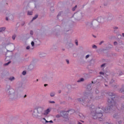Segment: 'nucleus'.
Here are the masks:
<instances>
[{
  "instance_id": "nucleus-10",
  "label": "nucleus",
  "mask_w": 124,
  "mask_h": 124,
  "mask_svg": "<svg viewBox=\"0 0 124 124\" xmlns=\"http://www.w3.org/2000/svg\"><path fill=\"white\" fill-rule=\"evenodd\" d=\"M76 8H77V5H76V6L72 9L73 11H75V9H76Z\"/></svg>"
},
{
  "instance_id": "nucleus-28",
  "label": "nucleus",
  "mask_w": 124,
  "mask_h": 124,
  "mask_svg": "<svg viewBox=\"0 0 124 124\" xmlns=\"http://www.w3.org/2000/svg\"><path fill=\"white\" fill-rule=\"evenodd\" d=\"M48 123H51V124H53V121L50 120V121H48Z\"/></svg>"
},
{
  "instance_id": "nucleus-3",
  "label": "nucleus",
  "mask_w": 124,
  "mask_h": 124,
  "mask_svg": "<svg viewBox=\"0 0 124 124\" xmlns=\"http://www.w3.org/2000/svg\"><path fill=\"white\" fill-rule=\"evenodd\" d=\"M61 115H60L59 114L57 115L56 116V118H61L62 116H65V114H66V112L65 111H62L61 112Z\"/></svg>"
},
{
  "instance_id": "nucleus-39",
  "label": "nucleus",
  "mask_w": 124,
  "mask_h": 124,
  "mask_svg": "<svg viewBox=\"0 0 124 124\" xmlns=\"http://www.w3.org/2000/svg\"><path fill=\"white\" fill-rule=\"evenodd\" d=\"M33 115L34 116H35V114H34V113H33Z\"/></svg>"
},
{
  "instance_id": "nucleus-23",
  "label": "nucleus",
  "mask_w": 124,
  "mask_h": 124,
  "mask_svg": "<svg viewBox=\"0 0 124 124\" xmlns=\"http://www.w3.org/2000/svg\"><path fill=\"white\" fill-rule=\"evenodd\" d=\"M114 45H118V43L117 42H114Z\"/></svg>"
},
{
  "instance_id": "nucleus-7",
  "label": "nucleus",
  "mask_w": 124,
  "mask_h": 124,
  "mask_svg": "<svg viewBox=\"0 0 124 124\" xmlns=\"http://www.w3.org/2000/svg\"><path fill=\"white\" fill-rule=\"evenodd\" d=\"M78 101H79V102H82H82H84V100H83V99H81V98L78 99Z\"/></svg>"
},
{
  "instance_id": "nucleus-5",
  "label": "nucleus",
  "mask_w": 124,
  "mask_h": 124,
  "mask_svg": "<svg viewBox=\"0 0 124 124\" xmlns=\"http://www.w3.org/2000/svg\"><path fill=\"white\" fill-rule=\"evenodd\" d=\"M38 17V15H35V16L33 17L32 21L35 20V19H36V18H37Z\"/></svg>"
},
{
  "instance_id": "nucleus-37",
  "label": "nucleus",
  "mask_w": 124,
  "mask_h": 124,
  "mask_svg": "<svg viewBox=\"0 0 124 124\" xmlns=\"http://www.w3.org/2000/svg\"><path fill=\"white\" fill-rule=\"evenodd\" d=\"M24 24H25V22H23V25H22V26H24Z\"/></svg>"
},
{
  "instance_id": "nucleus-19",
  "label": "nucleus",
  "mask_w": 124,
  "mask_h": 124,
  "mask_svg": "<svg viewBox=\"0 0 124 124\" xmlns=\"http://www.w3.org/2000/svg\"><path fill=\"white\" fill-rule=\"evenodd\" d=\"M104 43V41H101L100 43H99V45H101L102 43Z\"/></svg>"
},
{
  "instance_id": "nucleus-31",
  "label": "nucleus",
  "mask_w": 124,
  "mask_h": 124,
  "mask_svg": "<svg viewBox=\"0 0 124 124\" xmlns=\"http://www.w3.org/2000/svg\"><path fill=\"white\" fill-rule=\"evenodd\" d=\"M61 92H62V91L61 90L59 91V93H61Z\"/></svg>"
},
{
  "instance_id": "nucleus-15",
  "label": "nucleus",
  "mask_w": 124,
  "mask_h": 124,
  "mask_svg": "<svg viewBox=\"0 0 124 124\" xmlns=\"http://www.w3.org/2000/svg\"><path fill=\"white\" fill-rule=\"evenodd\" d=\"M99 73L101 75H104V74H105V73L103 72H100Z\"/></svg>"
},
{
  "instance_id": "nucleus-13",
  "label": "nucleus",
  "mask_w": 124,
  "mask_h": 124,
  "mask_svg": "<svg viewBox=\"0 0 124 124\" xmlns=\"http://www.w3.org/2000/svg\"><path fill=\"white\" fill-rule=\"evenodd\" d=\"M12 38H13V40H15V38H16V35H14L12 36Z\"/></svg>"
},
{
  "instance_id": "nucleus-9",
  "label": "nucleus",
  "mask_w": 124,
  "mask_h": 124,
  "mask_svg": "<svg viewBox=\"0 0 124 124\" xmlns=\"http://www.w3.org/2000/svg\"><path fill=\"white\" fill-rule=\"evenodd\" d=\"M28 15H32V11L28 12Z\"/></svg>"
},
{
  "instance_id": "nucleus-2",
  "label": "nucleus",
  "mask_w": 124,
  "mask_h": 124,
  "mask_svg": "<svg viewBox=\"0 0 124 124\" xmlns=\"http://www.w3.org/2000/svg\"><path fill=\"white\" fill-rule=\"evenodd\" d=\"M37 111L38 114H39V115H37V116H39V117H42L43 115H45V116H46V115H48V114L50 113L51 110H50V109L49 108H47L46 110L45 111V112L43 113L42 111H43V109L42 108H38L37 109Z\"/></svg>"
},
{
  "instance_id": "nucleus-8",
  "label": "nucleus",
  "mask_w": 124,
  "mask_h": 124,
  "mask_svg": "<svg viewBox=\"0 0 124 124\" xmlns=\"http://www.w3.org/2000/svg\"><path fill=\"white\" fill-rule=\"evenodd\" d=\"M50 96H55V93L53 92L50 93Z\"/></svg>"
},
{
  "instance_id": "nucleus-14",
  "label": "nucleus",
  "mask_w": 124,
  "mask_h": 124,
  "mask_svg": "<svg viewBox=\"0 0 124 124\" xmlns=\"http://www.w3.org/2000/svg\"><path fill=\"white\" fill-rule=\"evenodd\" d=\"M22 74H23V75H26V74H27V72H26V71H24L22 72Z\"/></svg>"
},
{
  "instance_id": "nucleus-12",
  "label": "nucleus",
  "mask_w": 124,
  "mask_h": 124,
  "mask_svg": "<svg viewBox=\"0 0 124 124\" xmlns=\"http://www.w3.org/2000/svg\"><path fill=\"white\" fill-rule=\"evenodd\" d=\"M14 79H15V78L14 77H12V78H9V80H10L11 81H13V80H14Z\"/></svg>"
},
{
  "instance_id": "nucleus-24",
  "label": "nucleus",
  "mask_w": 124,
  "mask_h": 124,
  "mask_svg": "<svg viewBox=\"0 0 124 124\" xmlns=\"http://www.w3.org/2000/svg\"><path fill=\"white\" fill-rule=\"evenodd\" d=\"M66 62H67V63L68 64H69V61L68 60H66Z\"/></svg>"
},
{
  "instance_id": "nucleus-6",
  "label": "nucleus",
  "mask_w": 124,
  "mask_h": 124,
  "mask_svg": "<svg viewBox=\"0 0 124 124\" xmlns=\"http://www.w3.org/2000/svg\"><path fill=\"white\" fill-rule=\"evenodd\" d=\"M84 78H81L79 79V80H78V82H83V81H84Z\"/></svg>"
},
{
  "instance_id": "nucleus-29",
  "label": "nucleus",
  "mask_w": 124,
  "mask_h": 124,
  "mask_svg": "<svg viewBox=\"0 0 124 124\" xmlns=\"http://www.w3.org/2000/svg\"><path fill=\"white\" fill-rule=\"evenodd\" d=\"M114 30H117L118 27H114Z\"/></svg>"
},
{
  "instance_id": "nucleus-33",
  "label": "nucleus",
  "mask_w": 124,
  "mask_h": 124,
  "mask_svg": "<svg viewBox=\"0 0 124 124\" xmlns=\"http://www.w3.org/2000/svg\"><path fill=\"white\" fill-rule=\"evenodd\" d=\"M46 86H48L47 84H44V87H46Z\"/></svg>"
},
{
  "instance_id": "nucleus-38",
  "label": "nucleus",
  "mask_w": 124,
  "mask_h": 124,
  "mask_svg": "<svg viewBox=\"0 0 124 124\" xmlns=\"http://www.w3.org/2000/svg\"><path fill=\"white\" fill-rule=\"evenodd\" d=\"M123 36H124V33H123Z\"/></svg>"
},
{
  "instance_id": "nucleus-17",
  "label": "nucleus",
  "mask_w": 124,
  "mask_h": 124,
  "mask_svg": "<svg viewBox=\"0 0 124 124\" xmlns=\"http://www.w3.org/2000/svg\"><path fill=\"white\" fill-rule=\"evenodd\" d=\"M79 117H80L81 118H83V117H84V116L83 115V114H79Z\"/></svg>"
},
{
  "instance_id": "nucleus-11",
  "label": "nucleus",
  "mask_w": 124,
  "mask_h": 124,
  "mask_svg": "<svg viewBox=\"0 0 124 124\" xmlns=\"http://www.w3.org/2000/svg\"><path fill=\"white\" fill-rule=\"evenodd\" d=\"M93 48L94 49H96L97 48V46L96 45H93Z\"/></svg>"
},
{
  "instance_id": "nucleus-20",
  "label": "nucleus",
  "mask_w": 124,
  "mask_h": 124,
  "mask_svg": "<svg viewBox=\"0 0 124 124\" xmlns=\"http://www.w3.org/2000/svg\"><path fill=\"white\" fill-rule=\"evenodd\" d=\"M104 66H105V63H104V64H102L101 65V67H104Z\"/></svg>"
},
{
  "instance_id": "nucleus-21",
  "label": "nucleus",
  "mask_w": 124,
  "mask_h": 124,
  "mask_svg": "<svg viewBox=\"0 0 124 124\" xmlns=\"http://www.w3.org/2000/svg\"><path fill=\"white\" fill-rule=\"evenodd\" d=\"M30 34H31V35H32V34H33V32L32 31H31Z\"/></svg>"
},
{
  "instance_id": "nucleus-30",
  "label": "nucleus",
  "mask_w": 124,
  "mask_h": 124,
  "mask_svg": "<svg viewBox=\"0 0 124 124\" xmlns=\"http://www.w3.org/2000/svg\"><path fill=\"white\" fill-rule=\"evenodd\" d=\"M54 9V8H53V7H51V8H50V10H53Z\"/></svg>"
},
{
  "instance_id": "nucleus-36",
  "label": "nucleus",
  "mask_w": 124,
  "mask_h": 124,
  "mask_svg": "<svg viewBox=\"0 0 124 124\" xmlns=\"http://www.w3.org/2000/svg\"><path fill=\"white\" fill-rule=\"evenodd\" d=\"M90 108H93V106H92V107H90Z\"/></svg>"
},
{
  "instance_id": "nucleus-18",
  "label": "nucleus",
  "mask_w": 124,
  "mask_h": 124,
  "mask_svg": "<svg viewBox=\"0 0 124 124\" xmlns=\"http://www.w3.org/2000/svg\"><path fill=\"white\" fill-rule=\"evenodd\" d=\"M31 45L32 46H34V42H31Z\"/></svg>"
},
{
  "instance_id": "nucleus-26",
  "label": "nucleus",
  "mask_w": 124,
  "mask_h": 124,
  "mask_svg": "<svg viewBox=\"0 0 124 124\" xmlns=\"http://www.w3.org/2000/svg\"><path fill=\"white\" fill-rule=\"evenodd\" d=\"M30 46H28L26 47V49H27V50H29V49H30Z\"/></svg>"
},
{
  "instance_id": "nucleus-27",
  "label": "nucleus",
  "mask_w": 124,
  "mask_h": 124,
  "mask_svg": "<svg viewBox=\"0 0 124 124\" xmlns=\"http://www.w3.org/2000/svg\"><path fill=\"white\" fill-rule=\"evenodd\" d=\"M49 103H55V101H49Z\"/></svg>"
},
{
  "instance_id": "nucleus-43",
  "label": "nucleus",
  "mask_w": 124,
  "mask_h": 124,
  "mask_svg": "<svg viewBox=\"0 0 124 124\" xmlns=\"http://www.w3.org/2000/svg\"><path fill=\"white\" fill-rule=\"evenodd\" d=\"M105 86H107V85H105Z\"/></svg>"
},
{
  "instance_id": "nucleus-40",
  "label": "nucleus",
  "mask_w": 124,
  "mask_h": 124,
  "mask_svg": "<svg viewBox=\"0 0 124 124\" xmlns=\"http://www.w3.org/2000/svg\"><path fill=\"white\" fill-rule=\"evenodd\" d=\"M38 81V79H37V82Z\"/></svg>"
},
{
  "instance_id": "nucleus-1",
  "label": "nucleus",
  "mask_w": 124,
  "mask_h": 124,
  "mask_svg": "<svg viewBox=\"0 0 124 124\" xmlns=\"http://www.w3.org/2000/svg\"><path fill=\"white\" fill-rule=\"evenodd\" d=\"M108 95H109L108 100V101L109 105L108 108H98L96 109L95 112L93 111L92 112L93 119H94V120L96 119H100V118H101V117L103 116L101 110H103V111H104L105 113H109V112H110V110H111V108H112L114 104H115V101L114 100V99H115L116 97L114 96V94H113V93H108Z\"/></svg>"
},
{
  "instance_id": "nucleus-35",
  "label": "nucleus",
  "mask_w": 124,
  "mask_h": 124,
  "mask_svg": "<svg viewBox=\"0 0 124 124\" xmlns=\"http://www.w3.org/2000/svg\"><path fill=\"white\" fill-rule=\"evenodd\" d=\"M24 97H27V95H25Z\"/></svg>"
},
{
  "instance_id": "nucleus-16",
  "label": "nucleus",
  "mask_w": 124,
  "mask_h": 124,
  "mask_svg": "<svg viewBox=\"0 0 124 124\" xmlns=\"http://www.w3.org/2000/svg\"><path fill=\"white\" fill-rule=\"evenodd\" d=\"M10 62H11L9 61L8 62L5 63L4 65H8V64H9V63H10Z\"/></svg>"
},
{
  "instance_id": "nucleus-32",
  "label": "nucleus",
  "mask_w": 124,
  "mask_h": 124,
  "mask_svg": "<svg viewBox=\"0 0 124 124\" xmlns=\"http://www.w3.org/2000/svg\"><path fill=\"white\" fill-rule=\"evenodd\" d=\"M6 21H8V17H6Z\"/></svg>"
},
{
  "instance_id": "nucleus-4",
  "label": "nucleus",
  "mask_w": 124,
  "mask_h": 124,
  "mask_svg": "<svg viewBox=\"0 0 124 124\" xmlns=\"http://www.w3.org/2000/svg\"><path fill=\"white\" fill-rule=\"evenodd\" d=\"M5 31V27L0 28V32H1V31Z\"/></svg>"
},
{
  "instance_id": "nucleus-42",
  "label": "nucleus",
  "mask_w": 124,
  "mask_h": 124,
  "mask_svg": "<svg viewBox=\"0 0 124 124\" xmlns=\"http://www.w3.org/2000/svg\"><path fill=\"white\" fill-rule=\"evenodd\" d=\"M44 120H45V118H44Z\"/></svg>"
},
{
  "instance_id": "nucleus-25",
  "label": "nucleus",
  "mask_w": 124,
  "mask_h": 124,
  "mask_svg": "<svg viewBox=\"0 0 124 124\" xmlns=\"http://www.w3.org/2000/svg\"><path fill=\"white\" fill-rule=\"evenodd\" d=\"M90 57V55H87L86 56V59H88V58H89Z\"/></svg>"
},
{
  "instance_id": "nucleus-22",
  "label": "nucleus",
  "mask_w": 124,
  "mask_h": 124,
  "mask_svg": "<svg viewBox=\"0 0 124 124\" xmlns=\"http://www.w3.org/2000/svg\"><path fill=\"white\" fill-rule=\"evenodd\" d=\"M76 45H77V46H78V41L76 40Z\"/></svg>"
},
{
  "instance_id": "nucleus-34",
  "label": "nucleus",
  "mask_w": 124,
  "mask_h": 124,
  "mask_svg": "<svg viewBox=\"0 0 124 124\" xmlns=\"http://www.w3.org/2000/svg\"><path fill=\"white\" fill-rule=\"evenodd\" d=\"M46 123H49V121L46 120Z\"/></svg>"
},
{
  "instance_id": "nucleus-41",
  "label": "nucleus",
  "mask_w": 124,
  "mask_h": 124,
  "mask_svg": "<svg viewBox=\"0 0 124 124\" xmlns=\"http://www.w3.org/2000/svg\"><path fill=\"white\" fill-rule=\"evenodd\" d=\"M59 15H60V14H59ZM59 15L58 16H59Z\"/></svg>"
}]
</instances>
